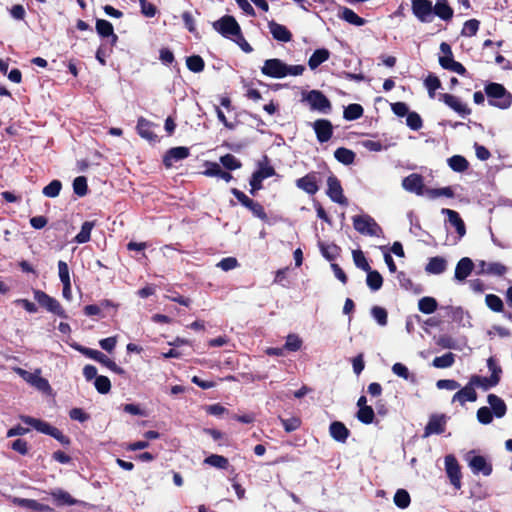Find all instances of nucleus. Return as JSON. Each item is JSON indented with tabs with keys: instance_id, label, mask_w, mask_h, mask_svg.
Wrapping results in <instances>:
<instances>
[{
	"instance_id": "nucleus-1",
	"label": "nucleus",
	"mask_w": 512,
	"mask_h": 512,
	"mask_svg": "<svg viewBox=\"0 0 512 512\" xmlns=\"http://www.w3.org/2000/svg\"><path fill=\"white\" fill-rule=\"evenodd\" d=\"M305 71L303 65H287L278 58L267 59L261 67V72L265 76L281 79L288 75L299 76Z\"/></svg>"
},
{
	"instance_id": "nucleus-2",
	"label": "nucleus",
	"mask_w": 512,
	"mask_h": 512,
	"mask_svg": "<svg viewBox=\"0 0 512 512\" xmlns=\"http://www.w3.org/2000/svg\"><path fill=\"white\" fill-rule=\"evenodd\" d=\"M489 105L505 110L512 105V94L500 83L490 82L485 85Z\"/></svg>"
},
{
	"instance_id": "nucleus-3",
	"label": "nucleus",
	"mask_w": 512,
	"mask_h": 512,
	"mask_svg": "<svg viewBox=\"0 0 512 512\" xmlns=\"http://www.w3.org/2000/svg\"><path fill=\"white\" fill-rule=\"evenodd\" d=\"M20 420L23 423L33 427L38 432L53 437L65 447L71 445V439L68 436L64 435L60 429H58L55 426H52L51 424L44 420L26 415H21Z\"/></svg>"
},
{
	"instance_id": "nucleus-4",
	"label": "nucleus",
	"mask_w": 512,
	"mask_h": 512,
	"mask_svg": "<svg viewBox=\"0 0 512 512\" xmlns=\"http://www.w3.org/2000/svg\"><path fill=\"white\" fill-rule=\"evenodd\" d=\"M302 101L307 102L312 111L329 114L332 104L328 97L320 90H310L302 94Z\"/></svg>"
},
{
	"instance_id": "nucleus-5",
	"label": "nucleus",
	"mask_w": 512,
	"mask_h": 512,
	"mask_svg": "<svg viewBox=\"0 0 512 512\" xmlns=\"http://www.w3.org/2000/svg\"><path fill=\"white\" fill-rule=\"evenodd\" d=\"M33 295L34 299L38 302V304L46 309L48 312L53 313L54 315L67 319L68 315L60 302L55 299L54 297L48 295L46 292L39 290V289H33Z\"/></svg>"
},
{
	"instance_id": "nucleus-6",
	"label": "nucleus",
	"mask_w": 512,
	"mask_h": 512,
	"mask_svg": "<svg viewBox=\"0 0 512 512\" xmlns=\"http://www.w3.org/2000/svg\"><path fill=\"white\" fill-rule=\"evenodd\" d=\"M231 193L242 206L251 211L253 216L259 218L264 222L268 221V215L261 203L251 199L243 191L237 188H231Z\"/></svg>"
},
{
	"instance_id": "nucleus-7",
	"label": "nucleus",
	"mask_w": 512,
	"mask_h": 512,
	"mask_svg": "<svg viewBox=\"0 0 512 512\" xmlns=\"http://www.w3.org/2000/svg\"><path fill=\"white\" fill-rule=\"evenodd\" d=\"M354 229L363 235L379 236L382 228L370 215H356L352 218Z\"/></svg>"
},
{
	"instance_id": "nucleus-8",
	"label": "nucleus",
	"mask_w": 512,
	"mask_h": 512,
	"mask_svg": "<svg viewBox=\"0 0 512 512\" xmlns=\"http://www.w3.org/2000/svg\"><path fill=\"white\" fill-rule=\"evenodd\" d=\"M213 28L223 37L232 39L240 35L241 27L236 19L231 15H224L219 20L213 22Z\"/></svg>"
},
{
	"instance_id": "nucleus-9",
	"label": "nucleus",
	"mask_w": 512,
	"mask_h": 512,
	"mask_svg": "<svg viewBox=\"0 0 512 512\" xmlns=\"http://www.w3.org/2000/svg\"><path fill=\"white\" fill-rule=\"evenodd\" d=\"M466 460L472 472L474 474H482L484 476H490L493 471L492 464L482 455H476L475 451L472 450L467 453Z\"/></svg>"
},
{
	"instance_id": "nucleus-10",
	"label": "nucleus",
	"mask_w": 512,
	"mask_h": 512,
	"mask_svg": "<svg viewBox=\"0 0 512 512\" xmlns=\"http://www.w3.org/2000/svg\"><path fill=\"white\" fill-rule=\"evenodd\" d=\"M321 181V173L318 171H311L305 176L298 178L295 181V185L297 188L306 192L307 194L315 195L319 191V184Z\"/></svg>"
},
{
	"instance_id": "nucleus-11",
	"label": "nucleus",
	"mask_w": 512,
	"mask_h": 512,
	"mask_svg": "<svg viewBox=\"0 0 512 512\" xmlns=\"http://www.w3.org/2000/svg\"><path fill=\"white\" fill-rule=\"evenodd\" d=\"M411 9L413 15L422 23L433 20V4L431 0H412Z\"/></svg>"
},
{
	"instance_id": "nucleus-12",
	"label": "nucleus",
	"mask_w": 512,
	"mask_h": 512,
	"mask_svg": "<svg viewBox=\"0 0 512 512\" xmlns=\"http://www.w3.org/2000/svg\"><path fill=\"white\" fill-rule=\"evenodd\" d=\"M445 471L447 477L450 480L451 485L456 489H461L462 486V473L461 467L456 459V457L452 454L447 455L445 457Z\"/></svg>"
},
{
	"instance_id": "nucleus-13",
	"label": "nucleus",
	"mask_w": 512,
	"mask_h": 512,
	"mask_svg": "<svg viewBox=\"0 0 512 512\" xmlns=\"http://www.w3.org/2000/svg\"><path fill=\"white\" fill-rule=\"evenodd\" d=\"M326 193L333 202L338 203L340 205L347 204V198L343 194L341 182L334 174H331L327 178Z\"/></svg>"
},
{
	"instance_id": "nucleus-14",
	"label": "nucleus",
	"mask_w": 512,
	"mask_h": 512,
	"mask_svg": "<svg viewBox=\"0 0 512 512\" xmlns=\"http://www.w3.org/2000/svg\"><path fill=\"white\" fill-rule=\"evenodd\" d=\"M447 417L444 414H432L424 428L423 437H429L433 434H442L446 430Z\"/></svg>"
},
{
	"instance_id": "nucleus-15",
	"label": "nucleus",
	"mask_w": 512,
	"mask_h": 512,
	"mask_svg": "<svg viewBox=\"0 0 512 512\" xmlns=\"http://www.w3.org/2000/svg\"><path fill=\"white\" fill-rule=\"evenodd\" d=\"M318 142H328L333 136V125L328 119H317L312 123Z\"/></svg>"
},
{
	"instance_id": "nucleus-16",
	"label": "nucleus",
	"mask_w": 512,
	"mask_h": 512,
	"mask_svg": "<svg viewBox=\"0 0 512 512\" xmlns=\"http://www.w3.org/2000/svg\"><path fill=\"white\" fill-rule=\"evenodd\" d=\"M190 150L188 147L178 146L168 149L163 156V165L170 169L175 162L181 161L189 157Z\"/></svg>"
},
{
	"instance_id": "nucleus-17",
	"label": "nucleus",
	"mask_w": 512,
	"mask_h": 512,
	"mask_svg": "<svg viewBox=\"0 0 512 512\" xmlns=\"http://www.w3.org/2000/svg\"><path fill=\"white\" fill-rule=\"evenodd\" d=\"M439 100L444 102L449 108L455 111L462 117L471 114V109L467 104L463 103L458 97L449 93H442L439 95Z\"/></svg>"
},
{
	"instance_id": "nucleus-18",
	"label": "nucleus",
	"mask_w": 512,
	"mask_h": 512,
	"mask_svg": "<svg viewBox=\"0 0 512 512\" xmlns=\"http://www.w3.org/2000/svg\"><path fill=\"white\" fill-rule=\"evenodd\" d=\"M402 187L408 191L417 195H423L425 193V185L423 176L417 173H412L406 176L402 180Z\"/></svg>"
},
{
	"instance_id": "nucleus-19",
	"label": "nucleus",
	"mask_w": 512,
	"mask_h": 512,
	"mask_svg": "<svg viewBox=\"0 0 512 512\" xmlns=\"http://www.w3.org/2000/svg\"><path fill=\"white\" fill-rule=\"evenodd\" d=\"M157 127V124L147 120L144 117H139L137 120L136 130L140 137L146 139L150 143L158 141L157 134L153 131V128Z\"/></svg>"
},
{
	"instance_id": "nucleus-20",
	"label": "nucleus",
	"mask_w": 512,
	"mask_h": 512,
	"mask_svg": "<svg viewBox=\"0 0 512 512\" xmlns=\"http://www.w3.org/2000/svg\"><path fill=\"white\" fill-rule=\"evenodd\" d=\"M17 373L29 384L36 387L41 391H47L50 389V385L47 379L40 376V371L35 373L28 372L22 368L17 369Z\"/></svg>"
},
{
	"instance_id": "nucleus-21",
	"label": "nucleus",
	"mask_w": 512,
	"mask_h": 512,
	"mask_svg": "<svg viewBox=\"0 0 512 512\" xmlns=\"http://www.w3.org/2000/svg\"><path fill=\"white\" fill-rule=\"evenodd\" d=\"M268 28L273 39H275L276 41L287 43L292 40L293 35L285 25L279 24L276 21L271 20L268 22Z\"/></svg>"
},
{
	"instance_id": "nucleus-22",
	"label": "nucleus",
	"mask_w": 512,
	"mask_h": 512,
	"mask_svg": "<svg viewBox=\"0 0 512 512\" xmlns=\"http://www.w3.org/2000/svg\"><path fill=\"white\" fill-rule=\"evenodd\" d=\"M477 393L476 390L471 384V381L469 382L461 389H459L452 397V402H458L462 406L467 402H475L477 400Z\"/></svg>"
},
{
	"instance_id": "nucleus-23",
	"label": "nucleus",
	"mask_w": 512,
	"mask_h": 512,
	"mask_svg": "<svg viewBox=\"0 0 512 512\" xmlns=\"http://www.w3.org/2000/svg\"><path fill=\"white\" fill-rule=\"evenodd\" d=\"M330 436L337 442L345 443L350 436V430L340 421H334L329 426Z\"/></svg>"
},
{
	"instance_id": "nucleus-24",
	"label": "nucleus",
	"mask_w": 512,
	"mask_h": 512,
	"mask_svg": "<svg viewBox=\"0 0 512 512\" xmlns=\"http://www.w3.org/2000/svg\"><path fill=\"white\" fill-rule=\"evenodd\" d=\"M473 269V261L468 257H463L456 265L454 278L458 281H464L471 274Z\"/></svg>"
},
{
	"instance_id": "nucleus-25",
	"label": "nucleus",
	"mask_w": 512,
	"mask_h": 512,
	"mask_svg": "<svg viewBox=\"0 0 512 512\" xmlns=\"http://www.w3.org/2000/svg\"><path fill=\"white\" fill-rule=\"evenodd\" d=\"M433 15H436L443 21L449 22L453 18L454 10L449 5L448 0H436L435 5H433Z\"/></svg>"
},
{
	"instance_id": "nucleus-26",
	"label": "nucleus",
	"mask_w": 512,
	"mask_h": 512,
	"mask_svg": "<svg viewBox=\"0 0 512 512\" xmlns=\"http://www.w3.org/2000/svg\"><path fill=\"white\" fill-rule=\"evenodd\" d=\"M54 504L58 507L77 505L79 501L73 498L67 491L56 489L50 492Z\"/></svg>"
},
{
	"instance_id": "nucleus-27",
	"label": "nucleus",
	"mask_w": 512,
	"mask_h": 512,
	"mask_svg": "<svg viewBox=\"0 0 512 512\" xmlns=\"http://www.w3.org/2000/svg\"><path fill=\"white\" fill-rule=\"evenodd\" d=\"M253 174L262 180L276 175V170L272 165H270V159L267 155H264L262 159L258 161L257 169Z\"/></svg>"
},
{
	"instance_id": "nucleus-28",
	"label": "nucleus",
	"mask_w": 512,
	"mask_h": 512,
	"mask_svg": "<svg viewBox=\"0 0 512 512\" xmlns=\"http://www.w3.org/2000/svg\"><path fill=\"white\" fill-rule=\"evenodd\" d=\"M442 213L447 215L448 221L450 222V224L452 226L455 227L456 232L458 233L459 237L460 238L463 237L466 234V227H465V223L462 220V218L460 217L459 213L454 210L447 209V208H443Z\"/></svg>"
},
{
	"instance_id": "nucleus-29",
	"label": "nucleus",
	"mask_w": 512,
	"mask_h": 512,
	"mask_svg": "<svg viewBox=\"0 0 512 512\" xmlns=\"http://www.w3.org/2000/svg\"><path fill=\"white\" fill-rule=\"evenodd\" d=\"M447 269V261L442 256H434L429 258L425 266V271L428 274L439 275Z\"/></svg>"
},
{
	"instance_id": "nucleus-30",
	"label": "nucleus",
	"mask_w": 512,
	"mask_h": 512,
	"mask_svg": "<svg viewBox=\"0 0 512 512\" xmlns=\"http://www.w3.org/2000/svg\"><path fill=\"white\" fill-rule=\"evenodd\" d=\"M487 402L490 405V409L497 418H502L506 415L507 405L502 398L496 394H489L487 396Z\"/></svg>"
},
{
	"instance_id": "nucleus-31",
	"label": "nucleus",
	"mask_w": 512,
	"mask_h": 512,
	"mask_svg": "<svg viewBox=\"0 0 512 512\" xmlns=\"http://www.w3.org/2000/svg\"><path fill=\"white\" fill-rule=\"evenodd\" d=\"M330 58V51L326 48L316 49L308 60V66L311 70H315L322 63Z\"/></svg>"
},
{
	"instance_id": "nucleus-32",
	"label": "nucleus",
	"mask_w": 512,
	"mask_h": 512,
	"mask_svg": "<svg viewBox=\"0 0 512 512\" xmlns=\"http://www.w3.org/2000/svg\"><path fill=\"white\" fill-rule=\"evenodd\" d=\"M469 380L471 381V384H473L474 388L479 387L485 391L490 389L491 387L498 385V378L496 375L490 377L472 375Z\"/></svg>"
},
{
	"instance_id": "nucleus-33",
	"label": "nucleus",
	"mask_w": 512,
	"mask_h": 512,
	"mask_svg": "<svg viewBox=\"0 0 512 512\" xmlns=\"http://www.w3.org/2000/svg\"><path fill=\"white\" fill-rule=\"evenodd\" d=\"M440 51L444 54L439 57L440 66L445 70H450L452 64L455 62L451 46L446 42H442L440 44Z\"/></svg>"
},
{
	"instance_id": "nucleus-34",
	"label": "nucleus",
	"mask_w": 512,
	"mask_h": 512,
	"mask_svg": "<svg viewBox=\"0 0 512 512\" xmlns=\"http://www.w3.org/2000/svg\"><path fill=\"white\" fill-rule=\"evenodd\" d=\"M334 157L344 165H351L355 161L356 154L351 149L339 147L335 150Z\"/></svg>"
},
{
	"instance_id": "nucleus-35",
	"label": "nucleus",
	"mask_w": 512,
	"mask_h": 512,
	"mask_svg": "<svg viewBox=\"0 0 512 512\" xmlns=\"http://www.w3.org/2000/svg\"><path fill=\"white\" fill-rule=\"evenodd\" d=\"M366 284L372 291H378L383 285V277L377 270L366 271Z\"/></svg>"
},
{
	"instance_id": "nucleus-36",
	"label": "nucleus",
	"mask_w": 512,
	"mask_h": 512,
	"mask_svg": "<svg viewBox=\"0 0 512 512\" xmlns=\"http://www.w3.org/2000/svg\"><path fill=\"white\" fill-rule=\"evenodd\" d=\"M364 109L360 104L352 103L344 108L343 118L347 121L357 120L363 116Z\"/></svg>"
},
{
	"instance_id": "nucleus-37",
	"label": "nucleus",
	"mask_w": 512,
	"mask_h": 512,
	"mask_svg": "<svg viewBox=\"0 0 512 512\" xmlns=\"http://www.w3.org/2000/svg\"><path fill=\"white\" fill-rule=\"evenodd\" d=\"M340 18L355 26H363L366 24V20L358 16L352 9L343 7L340 14Z\"/></svg>"
},
{
	"instance_id": "nucleus-38",
	"label": "nucleus",
	"mask_w": 512,
	"mask_h": 512,
	"mask_svg": "<svg viewBox=\"0 0 512 512\" xmlns=\"http://www.w3.org/2000/svg\"><path fill=\"white\" fill-rule=\"evenodd\" d=\"M94 225L95 223L93 221H85L81 226L80 232L75 236L74 242L78 244H83L90 241L91 231Z\"/></svg>"
},
{
	"instance_id": "nucleus-39",
	"label": "nucleus",
	"mask_w": 512,
	"mask_h": 512,
	"mask_svg": "<svg viewBox=\"0 0 512 512\" xmlns=\"http://www.w3.org/2000/svg\"><path fill=\"white\" fill-rule=\"evenodd\" d=\"M438 302L435 298L425 296L418 302V309L424 314H432L437 310Z\"/></svg>"
},
{
	"instance_id": "nucleus-40",
	"label": "nucleus",
	"mask_w": 512,
	"mask_h": 512,
	"mask_svg": "<svg viewBox=\"0 0 512 512\" xmlns=\"http://www.w3.org/2000/svg\"><path fill=\"white\" fill-rule=\"evenodd\" d=\"M449 167L455 172H464L469 167V162L462 155H453L448 159Z\"/></svg>"
},
{
	"instance_id": "nucleus-41",
	"label": "nucleus",
	"mask_w": 512,
	"mask_h": 512,
	"mask_svg": "<svg viewBox=\"0 0 512 512\" xmlns=\"http://www.w3.org/2000/svg\"><path fill=\"white\" fill-rule=\"evenodd\" d=\"M455 363V354L447 352L442 356L435 357L432 361V365L435 368L445 369L453 366Z\"/></svg>"
},
{
	"instance_id": "nucleus-42",
	"label": "nucleus",
	"mask_w": 512,
	"mask_h": 512,
	"mask_svg": "<svg viewBox=\"0 0 512 512\" xmlns=\"http://www.w3.org/2000/svg\"><path fill=\"white\" fill-rule=\"evenodd\" d=\"M425 194L431 199H435L441 196L447 198H453L455 196L454 190L450 186L442 188H427L425 190Z\"/></svg>"
},
{
	"instance_id": "nucleus-43",
	"label": "nucleus",
	"mask_w": 512,
	"mask_h": 512,
	"mask_svg": "<svg viewBox=\"0 0 512 512\" xmlns=\"http://www.w3.org/2000/svg\"><path fill=\"white\" fill-rule=\"evenodd\" d=\"M187 68L194 73H200L205 68V62L200 55H191L186 58Z\"/></svg>"
},
{
	"instance_id": "nucleus-44",
	"label": "nucleus",
	"mask_w": 512,
	"mask_h": 512,
	"mask_svg": "<svg viewBox=\"0 0 512 512\" xmlns=\"http://www.w3.org/2000/svg\"><path fill=\"white\" fill-rule=\"evenodd\" d=\"M204 463L218 469H227L229 461L226 457L218 454H211L204 459Z\"/></svg>"
},
{
	"instance_id": "nucleus-45",
	"label": "nucleus",
	"mask_w": 512,
	"mask_h": 512,
	"mask_svg": "<svg viewBox=\"0 0 512 512\" xmlns=\"http://www.w3.org/2000/svg\"><path fill=\"white\" fill-rule=\"evenodd\" d=\"M97 362H99L103 366L107 367L112 372H114L120 376L126 377V371L122 367L118 366L113 360H111L109 357H107L104 353L101 352Z\"/></svg>"
},
{
	"instance_id": "nucleus-46",
	"label": "nucleus",
	"mask_w": 512,
	"mask_h": 512,
	"mask_svg": "<svg viewBox=\"0 0 512 512\" xmlns=\"http://www.w3.org/2000/svg\"><path fill=\"white\" fill-rule=\"evenodd\" d=\"M356 418L359 422L369 425L373 423L375 418L374 410L371 406L361 407V409H358L356 413Z\"/></svg>"
},
{
	"instance_id": "nucleus-47",
	"label": "nucleus",
	"mask_w": 512,
	"mask_h": 512,
	"mask_svg": "<svg viewBox=\"0 0 512 512\" xmlns=\"http://www.w3.org/2000/svg\"><path fill=\"white\" fill-rule=\"evenodd\" d=\"M96 32L102 38H108L113 34V25L105 19H97L95 25Z\"/></svg>"
},
{
	"instance_id": "nucleus-48",
	"label": "nucleus",
	"mask_w": 512,
	"mask_h": 512,
	"mask_svg": "<svg viewBox=\"0 0 512 512\" xmlns=\"http://www.w3.org/2000/svg\"><path fill=\"white\" fill-rule=\"evenodd\" d=\"M485 303L490 310L497 313L504 312V304L502 299L495 294H487L485 297Z\"/></svg>"
},
{
	"instance_id": "nucleus-49",
	"label": "nucleus",
	"mask_w": 512,
	"mask_h": 512,
	"mask_svg": "<svg viewBox=\"0 0 512 512\" xmlns=\"http://www.w3.org/2000/svg\"><path fill=\"white\" fill-rule=\"evenodd\" d=\"M220 163L229 171L237 170L242 167V163L232 154H225L220 157Z\"/></svg>"
},
{
	"instance_id": "nucleus-50",
	"label": "nucleus",
	"mask_w": 512,
	"mask_h": 512,
	"mask_svg": "<svg viewBox=\"0 0 512 512\" xmlns=\"http://www.w3.org/2000/svg\"><path fill=\"white\" fill-rule=\"evenodd\" d=\"M394 503L400 509H406L410 503V494L405 489H398L394 495Z\"/></svg>"
},
{
	"instance_id": "nucleus-51",
	"label": "nucleus",
	"mask_w": 512,
	"mask_h": 512,
	"mask_svg": "<svg viewBox=\"0 0 512 512\" xmlns=\"http://www.w3.org/2000/svg\"><path fill=\"white\" fill-rule=\"evenodd\" d=\"M322 256L327 259L328 261L335 260L340 253V247L336 244H330V245H320Z\"/></svg>"
},
{
	"instance_id": "nucleus-52",
	"label": "nucleus",
	"mask_w": 512,
	"mask_h": 512,
	"mask_svg": "<svg viewBox=\"0 0 512 512\" xmlns=\"http://www.w3.org/2000/svg\"><path fill=\"white\" fill-rule=\"evenodd\" d=\"M62 189V183L60 180H52L48 185H46L42 193L49 198H55L60 194V191Z\"/></svg>"
},
{
	"instance_id": "nucleus-53",
	"label": "nucleus",
	"mask_w": 512,
	"mask_h": 512,
	"mask_svg": "<svg viewBox=\"0 0 512 512\" xmlns=\"http://www.w3.org/2000/svg\"><path fill=\"white\" fill-rule=\"evenodd\" d=\"M303 344L302 339L297 334H289L286 337L284 348L290 352H296L301 349Z\"/></svg>"
},
{
	"instance_id": "nucleus-54",
	"label": "nucleus",
	"mask_w": 512,
	"mask_h": 512,
	"mask_svg": "<svg viewBox=\"0 0 512 512\" xmlns=\"http://www.w3.org/2000/svg\"><path fill=\"white\" fill-rule=\"evenodd\" d=\"M406 125L411 130H414V131L420 130L423 126V121H422L421 116L415 111L409 112L406 116Z\"/></svg>"
},
{
	"instance_id": "nucleus-55",
	"label": "nucleus",
	"mask_w": 512,
	"mask_h": 512,
	"mask_svg": "<svg viewBox=\"0 0 512 512\" xmlns=\"http://www.w3.org/2000/svg\"><path fill=\"white\" fill-rule=\"evenodd\" d=\"M73 191L76 195L83 197L88 193L87 179L84 176H78L73 181Z\"/></svg>"
},
{
	"instance_id": "nucleus-56",
	"label": "nucleus",
	"mask_w": 512,
	"mask_h": 512,
	"mask_svg": "<svg viewBox=\"0 0 512 512\" xmlns=\"http://www.w3.org/2000/svg\"><path fill=\"white\" fill-rule=\"evenodd\" d=\"M480 22L477 19H470L466 21L461 30V35L466 37H472L476 35L479 30Z\"/></svg>"
},
{
	"instance_id": "nucleus-57",
	"label": "nucleus",
	"mask_w": 512,
	"mask_h": 512,
	"mask_svg": "<svg viewBox=\"0 0 512 512\" xmlns=\"http://www.w3.org/2000/svg\"><path fill=\"white\" fill-rule=\"evenodd\" d=\"M94 386L100 394H107L111 390V382L109 378L103 375L96 377Z\"/></svg>"
},
{
	"instance_id": "nucleus-58",
	"label": "nucleus",
	"mask_w": 512,
	"mask_h": 512,
	"mask_svg": "<svg viewBox=\"0 0 512 512\" xmlns=\"http://www.w3.org/2000/svg\"><path fill=\"white\" fill-rule=\"evenodd\" d=\"M371 314L377 323L381 326L387 325L388 313L385 308L380 306H374L371 309Z\"/></svg>"
},
{
	"instance_id": "nucleus-59",
	"label": "nucleus",
	"mask_w": 512,
	"mask_h": 512,
	"mask_svg": "<svg viewBox=\"0 0 512 512\" xmlns=\"http://www.w3.org/2000/svg\"><path fill=\"white\" fill-rule=\"evenodd\" d=\"M352 256H353V260H354L356 267H358L359 269H361L365 272L370 270L371 267L364 255V253L361 250H354L352 252Z\"/></svg>"
},
{
	"instance_id": "nucleus-60",
	"label": "nucleus",
	"mask_w": 512,
	"mask_h": 512,
	"mask_svg": "<svg viewBox=\"0 0 512 512\" xmlns=\"http://www.w3.org/2000/svg\"><path fill=\"white\" fill-rule=\"evenodd\" d=\"M476 416H477V420L481 424L488 425L493 421V416H495V415L493 414V412L491 411L490 408L483 406L477 410Z\"/></svg>"
},
{
	"instance_id": "nucleus-61",
	"label": "nucleus",
	"mask_w": 512,
	"mask_h": 512,
	"mask_svg": "<svg viewBox=\"0 0 512 512\" xmlns=\"http://www.w3.org/2000/svg\"><path fill=\"white\" fill-rule=\"evenodd\" d=\"M424 84L429 92L430 97H433L435 90H437L441 87V81L434 74H429L426 77Z\"/></svg>"
},
{
	"instance_id": "nucleus-62",
	"label": "nucleus",
	"mask_w": 512,
	"mask_h": 512,
	"mask_svg": "<svg viewBox=\"0 0 512 512\" xmlns=\"http://www.w3.org/2000/svg\"><path fill=\"white\" fill-rule=\"evenodd\" d=\"M280 422L284 430L288 433L297 430L301 426V419L299 417H291L288 419L280 417Z\"/></svg>"
},
{
	"instance_id": "nucleus-63",
	"label": "nucleus",
	"mask_w": 512,
	"mask_h": 512,
	"mask_svg": "<svg viewBox=\"0 0 512 512\" xmlns=\"http://www.w3.org/2000/svg\"><path fill=\"white\" fill-rule=\"evenodd\" d=\"M507 272V267L499 262L488 263L485 273L495 276H503Z\"/></svg>"
},
{
	"instance_id": "nucleus-64",
	"label": "nucleus",
	"mask_w": 512,
	"mask_h": 512,
	"mask_svg": "<svg viewBox=\"0 0 512 512\" xmlns=\"http://www.w3.org/2000/svg\"><path fill=\"white\" fill-rule=\"evenodd\" d=\"M436 344L443 349H455L456 341L450 335H440L435 339Z\"/></svg>"
}]
</instances>
